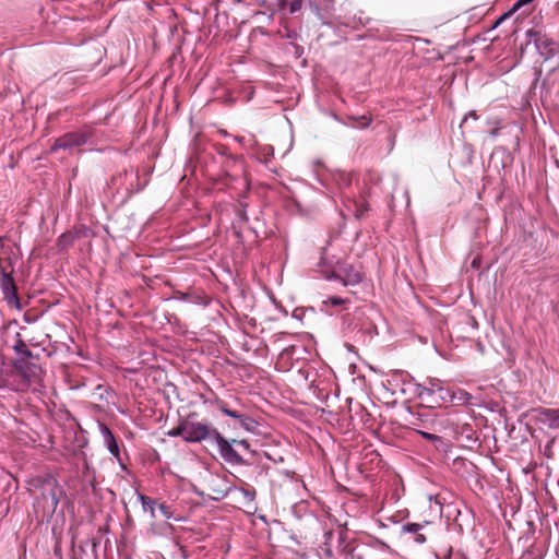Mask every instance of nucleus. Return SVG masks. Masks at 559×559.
I'll return each mask as SVG.
<instances>
[{
  "mask_svg": "<svg viewBox=\"0 0 559 559\" xmlns=\"http://www.w3.org/2000/svg\"><path fill=\"white\" fill-rule=\"evenodd\" d=\"M61 495L62 489L55 478L48 477L44 479L34 490V511L36 515L40 518V520L50 518L56 511Z\"/></svg>",
  "mask_w": 559,
  "mask_h": 559,
  "instance_id": "f257e3e1",
  "label": "nucleus"
},
{
  "mask_svg": "<svg viewBox=\"0 0 559 559\" xmlns=\"http://www.w3.org/2000/svg\"><path fill=\"white\" fill-rule=\"evenodd\" d=\"M181 430L185 432V441L187 442H201L212 437L221 448L228 447V442L221 433L204 423L185 419L181 420Z\"/></svg>",
  "mask_w": 559,
  "mask_h": 559,
  "instance_id": "f03ea898",
  "label": "nucleus"
},
{
  "mask_svg": "<svg viewBox=\"0 0 559 559\" xmlns=\"http://www.w3.org/2000/svg\"><path fill=\"white\" fill-rule=\"evenodd\" d=\"M418 395L421 399H429L437 395L440 403H447L449 400V390L441 385L438 379H429L427 384L418 386Z\"/></svg>",
  "mask_w": 559,
  "mask_h": 559,
  "instance_id": "7ed1b4c3",
  "label": "nucleus"
},
{
  "mask_svg": "<svg viewBox=\"0 0 559 559\" xmlns=\"http://www.w3.org/2000/svg\"><path fill=\"white\" fill-rule=\"evenodd\" d=\"M87 141V134L85 132H72L60 136L56 140L55 145L52 146V151L62 148V150H72L74 147L81 146L85 144Z\"/></svg>",
  "mask_w": 559,
  "mask_h": 559,
  "instance_id": "20e7f679",
  "label": "nucleus"
},
{
  "mask_svg": "<svg viewBox=\"0 0 559 559\" xmlns=\"http://www.w3.org/2000/svg\"><path fill=\"white\" fill-rule=\"evenodd\" d=\"M19 372L25 380V386L39 384L41 369L33 362H22L19 366Z\"/></svg>",
  "mask_w": 559,
  "mask_h": 559,
  "instance_id": "39448f33",
  "label": "nucleus"
},
{
  "mask_svg": "<svg viewBox=\"0 0 559 559\" xmlns=\"http://www.w3.org/2000/svg\"><path fill=\"white\" fill-rule=\"evenodd\" d=\"M335 277L341 280L345 286L356 285L361 281V274L353 266H340L336 270Z\"/></svg>",
  "mask_w": 559,
  "mask_h": 559,
  "instance_id": "423d86ee",
  "label": "nucleus"
},
{
  "mask_svg": "<svg viewBox=\"0 0 559 559\" xmlns=\"http://www.w3.org/2000/svg\"><path fill=\"white\" fill-rule=\"evenodd\" d=\"M99 430L104 439V444L106 445L107 450L115 456H119V447L118 443L110 431V429L105 425H99Z\"/></svg>",
  "mask_w": 559,
  "mask_h": 559,
  "instance_id": "0eeeda50",
  "label": "nucleus"
},
{
  "mask_svg": "<svg viewBox=\"0 0 559 559\" xmlns=\"http://www.w3.org/2000/svg\"><path fill=\"white\" fill-rule=\"evenodd\" d=\"M540 421L551 429H559V409H544L540 412Z\"/></svg>",
  "mask_w": 559,
  "mask_h": 559,
  "instance_id": "6e6552de",
  "label": "nucleus"
},
{
  "mask_svg": "<svg viewBox=\"0 0 559 559\" xmlns=\"http://www.w3.org/2000/svg\"><path fill=\"white\" fill-rule=\"evenodd\" d=\"M344 207L348 213H352L356 218H360L367 211V205L357 200L347 199L344 202Z\"/></svg>",
  "mask_w": 559,
  "mask_h": 559,
  "instance_id": "1a4fd4ad",
  "label": "nucleus"
},
{
  "mask_svg": "<svg viewBox=\"0 0 559 559\" xmlns=\"http://www.w3.org/2000/svg\"><path fill=\"white\" fill-rule=\"evenodd\" d=\"M471 401H472V395L468 392H466L462 389H456L453 391L449 390L448 402H454L460 405H465V404H471L472 403Z\"/></svg>",
  "mask_w": 559,
  "mask_h": 559,
  "instance_id": "9d476101",
  "label": "nucleus"
},
{
  "mask_svg": "<svg viewBox=\"0 0 559 559\" xmlns=\"http://www.w3.org/2000/svg\"><path fill=\"white\" fill-rule=\"evenodd\" d=\"M348 302L347 299L333 296L322 301V310L325 312H330V307H342Z\"/></svg>",
  "mask_w": 559,
  "mask_h": 559,
  "instance_id": "9b49d317",
  "label": "nucleus"
},
{
  "mask_svg": "<svg viewBox=\"0 0 559 559\" xmlns=\"http://www.w3.org/2000/svg\"><path fill=\"white\" fill-rule=\"evenodd\" d=\"M139 500L141 501L143 510L148 511L151 516L155 518V502L144 495H139Z\"/></svg>",
  "mask_w": 559,
  "mask_h": 559,
  "instance_id": "f8f14e48",
  "label": "nucleus"
},
{
  "mask_svg": "<svg viewBox=\"0 0 559 559\" xmlns=\"http://www.w3.org/2000/svg\"><path fill=\"white\" fill-rule=\"evenodd\" d=\"M240 420V425L246 429V430H252L253 427H254V421L247 417V416H241V418L239 419Z\"/></svg>",
  "mask_w": 559,
  "mask_h": 559,
  "instance_id": "ddd939ff",
  "label": "nucleus"
},
{
  "mask_svg": "<svg viewBox=\"0 0 559 559\" xmlns=\"http://www.w3.org/2000/svg\"><path fill=\"white\" fill-rule=\"evenodd\" d=\"M167 435L169 437H182L185 439V432L183 430H181V421L179 423V425L173 429H170Z\"/></svg>",
  "mask_w": 559,
  "mask_h": 559,
  "instance_id": "4468645a",
  "label": "nucleus"
},
{
  "mask_svg": "<svg viewBox=\"0 0 559 559\" xmlns=\"http://www.w3.org/2000/svg\"><path fill=\"white\" fill-rule=\"evenodd\" d=\"M421 525L418 523H408L404 526V530L408 533L417 534L421 530Z\"/></svg>",
  "mask_w": 559,
  "mask_h": 559,
  "instance_id": "2eb2a0df",
  "label": "nucleus"
},
{
  "mask_svg": "<svg viewBox=\"0 0 559 559\" xmlns=\"http://www.w3.org/2000/svg\"><path fill=\"white\" fill-rule=\"evenodd\" d=\"M158 510L164 518L171 519L173 512L168 506L162 503V504H159Z\"/></svg>",
  "mask_w": 559,
  "mask_h": 559,
  "instance_id": "dca6fc26",
  "label": "nucleus"
},
{
  "mask_svg": "<svg viewBox=\"0 0 559 559\" xmlns=\"http://www.w3.org/2000/svg\"><path fill=\"white\" fill-rule=\"evenodd\" d=\"M221 411L223 414H225L226 416L231 417V418L240 419L242 416V415L238 414L237 412L230 411L226 407H221Z\"/></svg>",
  "mask_w": 559,
  "mask_h": 559,
  "instance_id": "f3484780",
  "label": "nucleus"
},
{
  "mask_svg": "<svg viewBox=\"0 0 559 559\" xmlns=\"http://www.w3.org/2000/svg\"><path fill=\"white\" fill-rule=\"evenodd\" d=\"M301 4H302V3H301V1H300V0H294V1H292V2H290V4H289V12H290V13H295V12L299 11V10H300V8H301Z\"/></svg>",
  "mask_w": 559,
  "mask_h": 559,
  "instance_id": "a211bd4d",
  "label": "nucleus"
},
{
  "mask_svg": "<svg viewBox=\"0 0 559 559\" xmlns=\"http://www.w3.org/2000/svg\"><path fill=\"white\" fill-rule=\"evenodd\" d=\"M416 542L419 544H424L426 542V537L421 534H417Z\"/></svg>",
  "mask_w": 559,
  "mask_h": 559,
  "instance_id": "6ab92c4d",
  "label": "nucleus"
},
{
  "mask_svg": "<svg viewBox=\"0 0 559 559\" xmlns=\"http://www.w3.org/2000/svg\"><path fill=\"white\" fill-rule=\"evenodd\" d=\"M423 436H424L426 439H429V440H436V439H438V437H437V436L431 435V433H427V432H423Z\"/></svg>",
  "mask_w": 559,
  "mask_h": 559,
  "instance_id": "aec40b11",
  "label": "nucleus"
},
{
  "mask_svg": "<svg viewBox=\"0 0 559 559\" xmlns=\"http://www.w3.org/2000/svg\"><path fill=\"white\" fill-rule=\"evenodd\" d=\"M468 117L474 118V119H476V118H477L476 114H475L474 111H471L468 115H466V116L464 117V120H463V121H466Z\"/></svg>",
  "mask_w": 559,
  "mask_h": 559,
  "instance_id": "412c9836",
  "label": "nucleus"
},
{
  "mask_svg": "<svg viewBox=\"0 0 559 559\" xmlns=\"http://www.w3.org/2000/svg\"><path fill=\"white\" fill-rule=\"evenodd\" d=\"M362 119H364L362 126H368L370 123V119H367L365 117Z\"/></svg>",
  "mask_w": 559,
  "mask_h": 559,
  "instance_id": "4be33fe9",
  "label": "nucleus"
}]
</instances>
